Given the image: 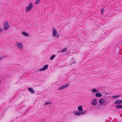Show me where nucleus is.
<instances>
[{
    "mask_svg": "<svg viewBox=\"0 0 122 122\" xmlns=\"http://www.w3.org/2000/svg\"><path fill=\"white\" fill-rule=\"evenodd\" d=\"M52 34L53 36L56 38L58 37L59 36V34H57L56 30L54 28H52Z\"/></svg>",
    "mask_w": 122,
    "mask_h": 122,
    "instance_id": "f257e3e1",
    "label": "nucleus"
},
{
    "mask_svg": "<svg viewBox=\"0 0 122 122\" xmlns=\"http://www.w3.org/2000/svg\"><path fill=\"white\" fill-rule=\"evenodd\" d=\"M86 112L85 111H82L81 112H78L77 111H75L73 113L76 115L79 116L83 115Z\"/></svg>",
    "mask_w": 122,
    "mask_h": 122,
    "instance_id": "f03ea898",
    "label": "nucleus"
},
{
    "mask_svg": "<svg viewBox=\"0 0 122 122\" xmlns=\"http://www.w3.org/2000/svg\"><path fill=\"white\" fill-rule=\"evenodd\" d=\"M33 4L32 3H30L28 6L26 7V10L27 12H28L30 10L33 8Z\"/></svg>",
    "mask_w": 122,
    "mask_h": 122,
    "instance_id": "7ed1b4c3",
    "label": "nucleus"
},
{
    "mask_svg": "<svg viewBox=\"0 0 122 122\" xmlns=\"http://www.w3.org/2000/svg\"><path fill=\"white\" fill-rule=\"evenodd\" d=\"M106 102L107 101L103 98H101L100 99V104L101 105H106Z\"/></svg>",
    "mask_w": 122,
    "mask_h": 122,
    "instance_id": "20e7f679",
    "label": "nucleus"
},
{
    "mask_svg": "<svg viewBox=\"0 0 122 122\" xmlns=\"http://www.w3.org/2000/svg\"><path fill=\"white\" fill-rule=\"evenodd\" d=\"M3 25L4 29L5 30H7V29L10 27L8 23L7 22H5Z\"/></svg>",
    "mask_w": 122,
    "mask_h": 122,
    "instance_id": "39448f33",
    "label": "nucleus"
},
{
    "mask_svg": "<svg viewBox=\"0 0 122 122\" xmlns=\"http://www.w3.org/2000/svg\"><path fill=\"white\" fill-rule=\"evenodd\" d=\"M115 104H122V100H116L114 102Z\"/></svg>",
    "mask_w": 122,
    "mask_h": 122,
    "instance_id": "423d86ee",
    "label": "nucleus"
},
{
    "mask_svg": "<svg viewBox=\"0 0 122 122\" xmlns=\"http://www.w3.org/2000/svg\"><path fill=\"white\" fill-rule=\"evenodd\" d=\"M48 65H45L43 67V68L40 69L39 70L40 71H45L46 69H47V68H48Z\"/></svg>",
    "mask_w": 122,
    "mask_h": 122,
    "instance_id": "0eeeda50",
    "label": "nucleus"
},
{
    "mask_svg": "<svg viewBox=\"0 0 122 122\" xmlns=\"http://www.w3.org/2000/svg\"><path fill=\"white\" fill-rule=\"evenodd\" d=\"M16 45L17 47L20 49H22L23 46L21 43L20 42H17L16 43Z\"/></svg>",
    "mask_w": 122,
    "mask_h": 122,
    "instance_id": "6e6552de",
    "label": "nucleus"
},
{
    "mask_svg": "<svg viewBox=\"0 0 122 122\" xmlns=\"http://www.w3.org/2000/svg\"><path fill=\"white\" fill-rule=\"evenodd\" d=\"M69 86V85L68 84H67L62 86L60 87V88H58V89L59 90H61L64 89H65V88L67 87L68 86Z\"/></svg>",
    "mask_w": 122,
    "mask_h": 122,
    "instance_id": "1a4fd4ad",
    "label": "nucleus"
},
{
    "mask_svg": "<svg viewBox=\"0 0 122 122\" xmlns=\"http://www.w3.org/2000/svg\"><path fill=\"white\" fill-rule=\"evenodd\" d=\"M97 104V100L96 98L93 99H92V105H96Z\"/></svg>",
    "mask_w": 122,
    "mask_h": 122,
    "instance_id": "9d476101",
    "label": "nucleus"
},
{
    "mask_svg": "<svg viewBox=\"0 0 122 122\" xmlns=\"http://www.w3.org/2000/svg\"><path fill=\"white\" fill-rule=\"evenodd\" d=\"M28 91L30 92L31 93H33L35 92V91L33 90L32 88L30 87H29L28 88Z\"/></svg>",
    "mask_w": 122,
    "mask_h": 122,
    "instance_id": "9b49d317",
    "label": "nucleus"
},
{
    "mask_svg": "<svg viewBox=\"0 0 122 122\" xmlns=\"http://www.w3.org/2000/svg\"><path fill=\"white\" fill-rule=\"evenodd\" d=\"M77 109L78 111H79V112H81L83 110L82 106L80 105L78 107Z\"/></svg>",
    "mask_w": 122,
    "mask_h": 122,
    "instance_id": "f8f14e48",
    "label": "nucleus"
},
{
    "mask_svg": "<svg viewBox=\"0 0 122 122\" xmlns=\"http://www.w3.org/2000/svg\"><path fill=\"white\" fill-rule=\"evenodd\" d=\"M22 34L23 35L25 36L28 37L29 36V34L25 32H22Z\"/></svg>",
    "mask_w": 122,
    "mask_h": 122,
    "instance_id": "ddd939ff",
    "label": "nucleus"
},
{
    "mask_svg": "<svg viewBox=\"0 0 122 122\" xmlns=\"http://www.w3.org/2000/svg\"><path fill=\"white\" fill-rule=\"evenodd\" d=\"M115 107L117 109H121L122 108V105H118L115 106Z\"/></svg>",
    "mask_w": 122,
    "mask_h": 122,
    "instance_id": "4468645a",
    "label": "nucleus"
},
{
    "mask_svg": "<svg viewBox=\"0 0 122 122\" xmlns=\"http://www.w3.org/2000/svg\"><path fill=\"white\" fill-rule=\"evenodd\" d=\"M91 91L93 92L96 93L98 91L95 88H94L91 90Z\"/></svg>",
    "mask_w": 122,
    "mask_h": 122,
    "instance_id": "2eb2a0df",
    "label": "nucleus"
},
{
    "mask_svg": "<svg viewBox=\"0 0 122 122\" xmlns=\"http://www.w3.org/2000/svg\"><path fill=\"white\" fill-rule=\"evenodd\" d=\"M55 57V56L54 55H52L50 58V60H52Z\"/></svg>",
    "mask_w": 122,
    "mask_h": 122,
    "instance_id": "dca6fc26",
    "label": "nucleus"
},
{
    "mask_svg": "<svg viewBox=\"0 0 122 122\" xmlns=\"http://www.w3.org/2000/svg\"><path fill=\"white\" fill-rule=\"evenodd\" d=\"M67 48H65L63 49L61 51V52H65L67 50Z\"/></svg>",
    "mask_w": 122,
    "mask_h": 122,
    "instance_id": "f3484780",
    "label": "nucleus"
},
{
    "mask_svg": "<svg viewBox=\"0 0 122 122\" xmlns=\"http://www.w3.org/2000/svg\"><path fill=\"white\" fill-rule=\"evenodd\" d=\"M52 102H46L45 103V105H47L49 104H52Z\"/></svg>",
    "mask_w": 122,
    "mask_h": 122,
    "instance_id": "a211bd4d",
    "label": "nucleus"
},
{
    "mask_svg": "<svg viewBox=\"0 0 122 122\" xmlns=\"http://www.w3.org/2000/svg\"><path fill=\"white\" fill-rule=\"evenodd\" d=\"M41 0H36L35 3V4H37L40 2Z\"/></svg>",
    "mask_w": 122,
    "mask_h": 122,
    "instance_id": "6ab92c4d",
    "label": "nucleus"
},
{
    "mask_svg": "<svg viewBox=\"0 0 122 122\" xmlns=\"http://www.w3.org/2000/svg\"><path fill=\"white\" fill-rule=\"evenodd\" d=\"M119 95H117V96H113L112 97V98H118L119 97Z\"/></svg>",
    "mask_w": 122,
    "mask_h": 122,
    "instance_id": "aec40b11",
    "label": "nucleus"
},
{
    "mask_svg": "<svg viewBox=\"0 0 122 122\" xmlns=\"http://www.w3.org/2000/svg\"><path fill=\"white\" fill-rule=\"evenodd\" d=\"M104 8H103L102 9V10L101 12V14H103V12L105 11V10H104Z\"/></svg>",
    "mask_w": 122,
    "mask_h": 122,
    "instance_id": "412c9836",
    "label": "nucleus"
},
{
    "mask_svg": "<svg viewBox=\"0 0 122 122\" xmlns=\"http://www.w3.org/2000/svg\"><path fill=\"white\" fill-rule=\"evenodd\" d=\"M95 96L97 97H99V92H98L96 93Z\"/></svg>",
    "mask_w": 122,
    "mask_h": 122,
    "instance_id": "4be33fe9",
    "label": "nucleus"
},
{
    "mask_svg": "<svg viewBox=\"0 0 122 122\" xmlns=\"http://www.w3.org/2000/svg\"><path fill=\"white\" fill-rule=\"evenodd\" d=\"M2 31V29L0 27V32H1Z\"/></svg>",
    "mask_w": 122,
    "mask_h": 122,
    "instance_id": "5701e85b",
    "label": "nucleus"
},
{
    "mask_svg": "<svg viewBox=\"0 0 122 122\" xmlns=\"http://www.w3.org/2000/svg\"><path fill=\"white\" fill-rule=\"evenodd\" d=\"M3 58V57H0V61L2 60Z\"/></svg>",
    "mask_w": 122,
    "mask_h": 122,
    "instance_id": "b1692460",
    "label": "nucleus"
},
{
    "mask_svg": "<svg viewBox=\"0 0 122 122\" xmlns=\"http://www.w3.org/2000/svg\"><path fill=\"white\" fill-rule=\"evenodd\" d=\"M102 96V94L101 93H100V97H101V96Z\"/></svg>",
    "mask_w": 122,
    "mask_h": 122,
    "instance_id": "393cba45",
    "label": "nucleus"
},
{
    "mask_svg": "<svg viewBox=\"0 0 122 122\" xmlns=\"http://www.w3.org/2000/svg\"><path fill=\"white\" fill-rule=\"evenodd\" d=\"M102 93H103H103H104H104H103V92H102Z\"/></svg>",
    "mask_w": 122,
    "mask_h": 122,
    "instance_id": "a878e982",
    "label": "nucleus"
},
{
    "mask_svg": "<svg viewBox=\"0 0 122 122\" xmlns=\"http://www.w3.org/2000/svg\"><path fill=\"white\" fill-rule=\"evenodd\" d=\"M0 82H1V80H0Z\"/></svg>",
    "mask_w": 122,
    "mask_h": 122,
    "instance_id": "bb28decb",
    "label": "nucleus"
}]
</instances>
